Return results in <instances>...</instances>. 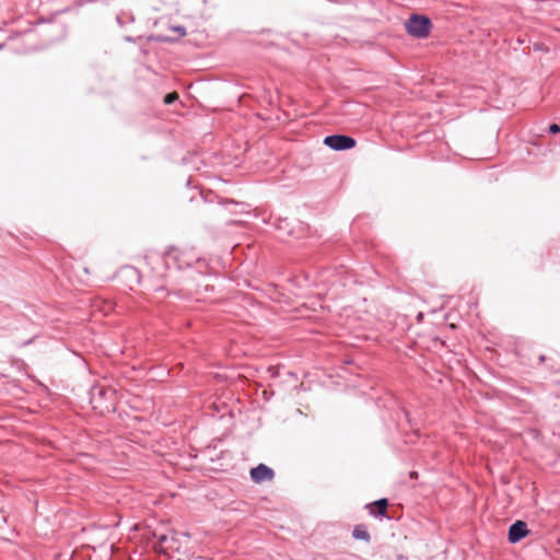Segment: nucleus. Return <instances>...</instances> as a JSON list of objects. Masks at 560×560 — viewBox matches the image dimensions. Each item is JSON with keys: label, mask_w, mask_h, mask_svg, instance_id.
I'll use <instances>...</instances> for the list:
<instances>
[{"label": "nucleus", "mask_w": 560, "mask_h": 560, "mask_svg": "<svg viewBox=\"0 0 560 560\" xmlns=\"http://www.w3.org/2000/svg\"><path fill=\"white\" fill-rule=\"evenodd\" d=\"M166 269L162 275L166 279H177L176 272H183L180 277L182 288L178 290V296L183 299L203 298L202 290L208 291L211 287L206 283V276L209 273V262L192 250L170 247L161 257Z\"/></svg>", "instance_id": "f257e3e1"}, {"label": "nucleus", "mask_w": 560, "mask_h": 560, "mask_svg": "<svg viewBox=\"0 0 560 560\" xmlns=\"http://www.w3.org/2000/svg\"><path fill=\"white\" fill-rule=\"evenodd\" d=\"M432 22L424 14L413 13L405 22L407 33L415 38H427L430 35Z\"/></svg>", "instance_id": "f03ea898"}, {"label": "nucleus", "mask_w": 560, "mask_h": 560, "mask_svg": "<svg viewBox=\"0 0 560 560\" xmlns=\"http://www.w3.org/2000/svg\"><path fill=\"white\" fill-rule=\"evenodd\" d=\"M272 224L281 234L295 238L302 237L305 230V224L303 222L290 221L288 218L278 217L273 220Z\"/></svg>", "instance_id": "7ed1b4c3"}, {"label": "nucleus", "mask_w": 560, "mask_h": 560, "mask_svg": "<svg viewBox=\"0 0 560 560\" xmlns=\"http://www.w3.org/2000/svg\"><path fill=\"white\" fill-rule=\"evenodd\" d=\"M323 143L334 151H346L353 149L357 141L351 136L336 133L326 136Z\"/></svg>", "instance_id": "20e7f679"}, {"label": "nucleus", "mask_w": 560, "mask_h": 560, "mask_svg": "<svg viewBox=\"0 0 560 560\" xmlns=\"http://www.w3.org/2000/svg\"><path fill=\"white\" fill-rule=\"evenodd\" d=\"M529 534L527 524L524 521H515L508 530V540L511 544H516L524 539Z\"/></svg>", "instance_id": "39448f33"}, {"label": "nucleus", "mask_w": 560, "mask_h": 560, "mask_svg": "<svg viewBox=\"0 0 560 560\" xmlns=\"http://www.w3.org/2000/svg\"><path fill=\"white\" fill-rule=\"evenodd\" d=\"M249 476L255 483H261L264 481L272 480L275 477V471L272 468L265 464H258L256 467L250 469Z\"/></svg>", "instance_id": "423d86ee"}, {"label": "nucleus", "mask_w": 560, "mask_h": 560, "mask_svg": "<svg viewBox=\"0 0 560 560\" xmlns=\"http://www.w3.org/2000/svg\"><path fill=\"white\" fill-rule=\"evenodd\" d=\"M366 508L370 509V514L375 517H387L388 500L386 498L378 499L373 503L366 504Z\"/></svg>", "instance_id": "0eeeda50"}, {"label": "nucleus", "mask_w": 560, "mask_h": 560, "mask_svg": "<svg viewBox=\"0 0 560 560\" xmlns=\"http://www.w3.org/2000/svg\"><path fill=\"white\" fill-rule=\"evenodd\" d=\"M352 537L358 540H363L369 542L371 540V535L366 530L364 525H357L352 530Z\"/></svg>", "instance_id": "6e6552de"}, {"label": "nucleus", "mask_w": 560, "mask_h": 560, "mask_svg": "<svg viewBox=\"0 0 560 560\" xmlns=\"http://www.w3.org/2000/svg\"><path fill=\"white\" fill-rule=\"evenodd\" d=\"M116 21L119 24V26L124 27L128 23H133L135 16L130 12H121V13L117 14Z\"/></svg>", "instance_id": "1a4fd4ad"}, {"label": "nucleus", "mask_w": 560, "mask_h": 560, "mask_svg": "<svg viewBox=\"0 0 560 560\" xmlns=\"http://www.w3.org/2000/svg\"><path fill=\"white\" fill-rule=\"evenodd\" d=\"M14 320L9 317H0V330L9 331L12 330L14 327Z\"/></svg>", "instance_id": "9d476101"}, {"label": "nucleus", "mask_w": 560, "mask_h": 560, "mask_svg": "<svg viewBox=\"0 0 560 560\" xmlns=\"http://www.w3.org/2000/svg\"><path fill=\"white\" fill-rule=\"evenodd\" d=\"M96 394L100 396V397H103V396H106V395H110V396H114V392L113 390H106L104 388H93L92 390V398H91V401L92 402H95L96 401Z\"/></svg>", "instance_id": "9b49d317"}, {"label": "nucleus", "mask_w": 560, "mask_h": 560, "mask_svg": "<svg viewBox=\"0 0 560 560\" xmlns=\"http://www.w3.org/2000/svg\"><path fill=\"white\" fill-rule=\"evenodd\" d=\"M178 101V94L176 92L168 93L164 96V103L170 105Z\"/></svg>", "instance_id": "f8f14e48"}, {"label": "nucleus", "mask_w": 560, "mask_h": 560, "mask_svg": "<svg viewBox=\"0 0 560 560\" xmlns=\"http://www.w3.org/2000/svg\"><path fill=\"white\" fill-rule=\"evenodd\" d=\"M142 38V36H138V37H132L130 35H126L124 37V40L127 42V43H132V44H136L138 40H140Z\"/></svg>", "instance_id": "ddd939ff"}, {"label": "nucleus", "mask_w": 560, "mask_h": 560, "mask_svg": "<svg viewBox=\"0 0 560 560\" xmlns=\"http://www.w3.org/2000/svg\"><path fill=\"white\" fill-rule=\"evenodd\" d=\"M548 129H549V132H550V133L556 135V133L560 132V125H558V124H551V125H549V128H548Z\"/></svg>", "instance_id": "4468645a"}, {"label": "nucleus", "mask_w": 560, "mask_h": 560, "mask_svg": "<svg viewBox=\"0 0 560 560\" xmlns=\"http://www.w3.org/2000/svg\"><path fill=\"white\" fill-rule=\"evenodd\" d=\"M124 271H125L126 273H128V275H132V276H135V277H137V278H138V271H137V269H136V268H133V267H127V268H125V269H124Z\"/></svg>", "instance_id": "2eb2a0df"}, {"label": "nucleus", "mask_w": 560, "mask_h": 560, "mask_svg": "<svg viewBox=\"0 0 560 560\" xmlns=\"http://www.w3.org/2000/svg\"><path fill=\"white\" fill-rule=\"evenodd\" d=\"M32 342H33V339L31 338V339H28V340L23 341V342H22V346H28V345H31Z\"/></svg>", "instance_id": "dca6fc26"}, {"label": "nucleus", "mask_w": 560, "mask_h": 560, "mask_svg": "<svg viewBox=\"0 0 560 560\" xmlns=\"http://www.w3.org/2000/svg\"><path fill=\"white\" fill-rule=\"evenodd\" d=\"M402 412H404V415L406 417L407 422L410 423L409 412L406 411V410H404Z\"/></svg>", "instance_id": "f3484780"}, {"label": "nucleus", "mask_w": 560, "mask_h": 560, "mask_svg": "<svg viewBox=\"0 0 560 560\" xmlns=\"http://www.w3.org/2000/svg\"><path fill=\"white\" fill-rule=\"evenodd\" d=\"M159 539H160V541H162V542H163V541H165V540H166V537H165L164 535H162Z\"/></svg>", "instance_id": "a211bd4d"}, {"label": "nucleus", "mask_w": 560, "mask_h": 560, "mask_svg": "<svg viewBox=\"0 0 560 560\" xmlns=\"http://www.w3.org/2000/svg\"><path fill=\"white\" fill-rule=\"evenodd\" d=\"M147 39L148 40H153V39H155V37L153 35H150Z\"/></svg>", "instance_id": "6ab92c4d"}, {"label": "nucleus", "mask_w": 560, "mask_h": 560, "mask_svg": "<svg viewBox=\"0 0 560 560\" xmlns=\"http://www.w3.org/2000/svg\"><path fill=\"white\" fill-rule=\"evenodd\" d=\"M539 361H540V362L545 361V355H540V357H539Z\"/></svg>", "instance_id": "aec40b11"}, {"label": "nucleus", "mask_w": 560, "mask_h": 560, "mask_svg": "<svg viewBox=\"0 0 560 560\" xmlns=\"http://www.w3.org/2000/svg\"><path fill=\"white\" fill-rule=\"evenodd\" d=\"M178 32H185L184 27H178Z\"/></svg>", "instance_id": "412c9836"}, {"label": "nucleus", "mask_w": 560, "mask_h": 560, "mask_svg": "<svg viewBox=\"0 0 560 560\" xmlns=\"http://www.w3.org/2000/svg\"><path fill=\"white\" fill-rule=\"evenodd\" d=\"M416 475H417V472H411V474H410V477H411V478H412V477H416Z\"/></svg>", "instance_id": "4be33fe9"}, {"label": "nucleus", "mask_w": 560, "mask_h": 560, "mask_svg": "<svg viewBox=\"0 0 560 560\" xmlns=\"http://www.w3.org/2000/svg\"><path fill=\"white\" fill-rule=\"evenodd\" d=\"M2 48H3V44H0V49H2Z\"/></svg>", "instance_id": "5701e85b"}]
</instances>
